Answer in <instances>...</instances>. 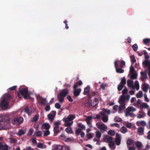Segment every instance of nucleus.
Here are the masks:
<instances>
[{"instance_id":"1","label":"nucleus","mask_w":150,"mask_h":150,"mask_svg":"<svg viewBox=\"0 0 150 150\" xmlns=\"http://www.w3.org/2000/svg\"><path fill=\"white\" fill-rule=\"evenodd\" d=\"M9 118L6 115L0 116V129H6L10 127Z\"/></svg>"},{"instance_id":"2","label":"nucleus","mask_w":150,"mask_h":150,"mask_svg":"<svg viewBox=\"0 0 150 150\" xmlns=\"http://www.w3.org/2000/svg\"><path fill=\"white\" fill-rule=\"evenodd\" d=\"M11 98V96L5 94L2 97V100L0 103V106L3 110H7L10 108L8 100Z\"/></svg>"},{"instance_id":"3","label":"nucleus","mask_w":150,"mask_h":150,"mask_svg":"<svg viewBox=\"0 0 150 150\" xmlns=\"http://www.w3.org/2000/svg\"><path fill=\"white\" fill-rule=\"evenodd\" d=\"M75 115H70L66 117L63 119L64 122L65 123L64 125L66 127H70L73 123V120L75 118Z\"/></svg>"},{"instance_id":"4","label":"nucleus","mask_w":150,"mask_h":150,"mask_svg":"<svg viewBox=\"0 0 150 150\" xmlns=\"http://www.w3.org/2000/svg\"><path fill=\"white\" fill-rule=\"evenodd\" d=\"M68 90L62 89L61 90L60 92L57 96V98L60 103H63L64 100V98L68 93Z\"/></svg>"},{"instance_id":"5","label":"nucleus","mask_w":150,"mask_h":150,"mask_svg":"<svg viewBox=\"0 0 150 150\" xmlns=\"http://www.w3.org/2000/svg\"><path fill=\"white\" fill-rule=\"evenodd\" d=\"M28 90L27 88H25L22 90H19V93H18V96L19 98H21L24 96L25 99H28L30 98V95L28 94Z\"/></svg>"},{"instance_id":"6","label":"nucleus","mask_w":150,"mask_h":150,"mask_svg":"<svg viewBox=\"0 0 150 150\" xmlns=\"http://www.w3.org/2000/svg\"><path fill=\"white\" fill-rule=\"evenodd\" d=\"M136 110V109L133 107H128L126 110V112L125 114L126 116L135 117V114H133L132 112Z\"/></svg>"},{"instance_id":"7","label":"nucleus","mask_w":150,"mask_h":150,"mask_svg":"<svg viewBox=\"0 0 150 150\" xmlns=\"http://www.w3.org/2000/svg\"><path fill=\"white\" fill-rule=\"evenodd\" d=\"M96 126L98 128L100 129L101 131L103 132L105 131L107 128V126L104 124L100 122L97 123L96 124Z\"/></svg>"},{"instance_id":"8","label":"nucleus","mask_w":150,"mask_h":150,"mask_svg":"<svg viewBox=\"0 0 150 150\" xmlns=\"http://www.w3.org/2000/svg\"><path fill=\"white\" fill-rule=\"evenodd\" d=\"M23 120L22 117H16L13 119L12 123L14 125H20L23 122Z\"/></svg>"},{"instance_id":"9","label":"nucleus","mask_w":150,"mask_h":150,"mask_svg":"<svg viewBox=\"0 0 150 150\" xmlns=\"http://www.w3.org/2000/svg\"><path fill=\"white\" fill-rule=\"evenodd\" d=\"M56 112L54 111H52L47 115L48 120L52 122L54 120Z\"/></svg>"},{"instance_id":"10","label":"nucleus","mask_w":150,"mask_h":150,"mask_svg":"<svg viewBox=\"0 0 150 150\" xmlns=\"http://www.w3.org/2000/svg\"><path fill=\"white\" fill-rule=\"evenodd\" d=\"M37 100L40 104L43 105H45L47 103L46 98H43L41 97H37Z\"/></svg>"},{"instance_id":"11","label":"nucleus","mask_w":150,"mask_h":150,"mask_svg":"<svg viewBox=\"0 0 150 150\" xmlns=\"http://www.w3.org/2000/svg\"><path fill=\"white\" fill-rule=\"evenodd\" d=\"M126 83V80L125 78H123L120 83L118 86L117 89L119 91L122 90Z\"/></svg>"},{"instance_id":"12","label":"nucleus","mask_w":150,"mask_h":150,"mask_svg":"<svg viewBox=\"0 0 150 150\" xmlns=\"http://www.w3.org/2000/svg\"><path fill=\"white\" fill-rule=\"evenodd\" d=\"M77 86L76 85H74L73 87L74 90V95L76 96L79 95L81 91V88H77Z\"/></svg>"},{"instance_id":"13","label":"nucleus","mask_w":150,"mask_h":150,"mask_svg":"<svg viewBox=\"0 0 150 150\" xmlns=\"http://www.w3.org/2000/svg\"><path fill=\"white\" fill-rule=\"evenodd\" d=\"M118 61H119L118 60H116L115 62L114 63L116 71L118 73H122L124 72V70L121 68H117L118 64H117V63Z\"/></svg>"},{"instance_id":"14","label":"nucleus","mask_w":150,"mask_h":150,"mask_svg":"<svg viewBox=\"0 0 150 150\" xmlns=\"http://www.w3.org/2000/svg\"><path fill=\"white\" fill-rule=\"evenodd\" d=\"M85 117L86 120L87 124L89 127H91L92 125L91 122L92 119V117L91 116H86Z\"/></svg>"},{"instance_id":"15","label":"nucleus","mask_w":150,"mask_h":150,"mask_svg":"<svg viewBox=\"0 0 150 150\" xmlns=\"http://www.w3.org/2000/svg\"><path fill=\"white\" fill-rule=\"evenodd\" d=\"M100 115L103 116L102 117V121L105 122H107L108 119V116L105 115L104 113V112H100Z\"/></svg>"},{"instance_id":"16","label":"nucleus","mask_w":150,"mask_h":150,"mask_svg":"<svg viewBox=\"0 0 150 150\" xmlns=\"http://www.w3.org/2000/svg\"><path fill=\"white\" fill-rule=\"evenodd\" d=\"M116 138L115 140V143L116 145L118 146L120 144L121 137V135L118 134H116Z\"/></svg>"},{"instance_id":"17","label":"nucleus","mask_w":150,"mask_h":150,"mask_svg":"<svg viewBox=\"0 0 150 150\" xmlns=\"http://www.w3.org/2000/svg\"><path fill=\"white\" fill-rule=\"evenodd\" d=\"M146 116V114L142 110H140L137 115V117L139 118H143Z\"/></svg>"},{"instance_id":"18","label":"nucleus","mask_w":150,"mask_h":150,"mask_svg":"<svg viewBox=\"0 0 150 150\" xmlns=\"http://www.w3.org/2000/svg\"><path fill=\"white\" fill-rule=\"evenodd\" d=\"M119 103L120 104H125V97L124 95H122L120 96L119 98Z\"/></svg>"},{"instance_id":"19","label":"nucleus","mask_w":150,"mask_h":150,"mask_svg":"<svg viewBox=\"0 0 150 150\" xmlns=\"http://www.w3.org/2000/svg\"><path fill=\"white\" fill-rule=\"evenodd\" d=\"M127 84L130 88L134 89V87L133 85V81L130 79L128 80L127 81Z\"/></svg>"},{"instance_id":"20","label":"nucleus","mask_w":150,"mask_h":150,"mask_svg":"<svg viewBox=\"0 0 150 150\" xmlns=\"http://www.w3.org/2000/svg\"><path fill=\"white\" fill-rule=\"evenodd\" d=\"M149 84L146 83H144L142 85V89L143 91L145 92H146L149 88Z\"/></svg>"},{"instance_id":"21","label":"nucleus","mask_w":150,"mask_h":150,"mask_svg":"<svg viewBox=\"0 0 150 150\" xmlns=\"http://www.w3.org/2000/svg\"><path fill=\"white\" fill-rule=\"evenodd\" d=\"M24 112H26L28 115H30L33 113V111L31 109H30L26 107L24 110H23L22 111L21 113H22Z\"/></svg>"},{"instance_id":"22","label":"nucleus","mask_w":150,"mask_h":150,"mask_svg":"<svg viewBox=\"0 0 150 150\" xmlns=\"http://www.w3.org/2000/svg\"><path fill=\"white\" fill-rule=\"evenodd\" d=\"M136 124L138 126H139L140 125L142 126H145L146 125V123L144 121L142 120L140 121H137L136 122Z\"/></svg>"},{"instance_id":"23","label":"nucleus","mask_w":150,"mask_h":150,"mask_svg":"<svg viewBox=\"0 0 150 150\" xmlns=\"http://www.w3.org/2000/svg\"><path fill=\"white\" fill-rule=\"evenodd\" d=\"M8 146L6 144L3 145L1 143H0V150H8Z\"/></svg>"},{"instance_id":"24","label":"nucleus","mask_w":150,"mask_h":150,"mask_svg":"<svg viewBox=\"0 0 150 150\" xmlns=\"http://www.w3.org/2000/svg\"><path fill=\"white\" fill-rule=\"evenodd\" d=\"M125 104H120L119 106L118 109V112L119 113H121L123 112V110L125 108Z\"/></svg>"},{"instance_id":"25","label":"nucleus","mask_w":150,"mask_h":150,"mask_svg":"<svg viewBox=\"0 0 150 150\" xmlns=\"http://www.w3.org/2000/svg\"><path fill=\"white\" fill-rule=\"evenodd\" d=\"M107 136H105L104 137V138L103 139V140L105 142H112V139L111 137H108L107 138Z\"/></svg>"},{"instance_id":"26","label":"nucleus","mask_w":150,"mask_h":150,"mask_svg":"<svg viewBox=\"0 0 150 150\" xmlns=\"http://www.w3.org/2000/svg\"><path fill=\"white\" fill-rule=\"evenodd\" d=\"M144 128L140 127L137 128V132L139 135H142L144 134Z\"/></svg>"},{"instance_id":"27","label":"nucleus","mask_w":150,"mask_h":150,"mask_svg":"<svg viewBox=\"0 0 150 150\" xmlns=\"http://www.w3.org/2000/svg\"><path fill=\"white\" fill-rule=\"evenodd\" d=\"M129 74L130 75V78L131 79H135L137 78V72L133 73H129Z\"/></svg>"},{"instance_id":"28","label":"nucleus","mask_w":150,"mask_h":150,"mask_svg":"<svg viewBox=\"0 0 150 150\" xmlns=\"http://www.w3.org/2000/svg\"><path fill=\"white\" fill-rule=\"evenodd\" d=\"M141 108H146L147 109L149 108V106L146 103H143L140 105Z\"/></svg>"},{"instance_id":"29","label":"nucleus","mask_w":150,"mask_h":150,"mask_svg":"<svg viewBox=\"0 0 150 150\" xmlns=\"http://www.w3.org/2000/svg\"><path fill=\"white\" fill-rule=\"evenodd\" d=\"M90 89V87L89 86H87L84 89V94L87 95L89 93V91Z\"/></svg>"},{"instance_id":"30","label":"nucleus","mask_w":150,"mask_h":150,"mask_svg":"<svg viewBox=\"0 0 150 150\" xmlns=\"http://www.w3.org/2000/svg\"><path fill=\"white\" fill-rule=\"evenodd\" d=\"M134 89H136L137 90H138L139 88V82L137 81H136L134 83Z\"/></svg>"},{"instance_id":"31","label":"nucleus","mask_w":150,"mask_h":150,"mask_svg":"<svg viewBox=\"0 0 150 150\" xmlns=\"http://www.w3.org/2000/svg\"><path fill=\"white\" fill-rule=\"evenodd\" d=\"M74 138L73 137H65L63 139V140L66 142H69L73 140Z\"/></svg>"},{"instance_id":"32","label":"nucleus","mask_w":150,"mask_h":150,"mask_svg":"<svg viewBox=\"0 0 150 150\" xmlns=\"http://www.w3.org/2000/svg\"><path fill=\"white\" fill-rule=\"evenodd\" d=\"M37 146L38 148L43 149H45L46 147V145L43 144L42 143H38Z\"/></svg>"},{"instance_id":"33","label":"nucleus","mask_w":150,"mask_h":150,"mask_svg":"<svg viewBox=\"0 0 150 150\" xmlns=\"http://www.w3.org/2000/svg\"><path fill=\"white\" fill-rule=\"evenodd\" d=\"M77 126L80 128L82 129L85 130V126L81 123H79L77 124Z\"/></svg>"},{"instance_id":"34","label":"nucleus","mask_w":150,"mask_h":150,"mask_svg":"<svg viewBox=\"0 0 150 150\" xmlns=\"http://www.w3.org/2000/svg\"><path fill=\"white\" fill-rule=\"evenodd\" d=\"M39 117V115L38 114L36 115L31 119V121L32 122H35L38 119Z\"/></svg>"},{"instance_id":"35","label":"nucleus","mask_w":150,"mask_h":150,"mask_svg":"<svg viewBox=\"0 0 150 150\" xmlns=\"http://www.w3.org/2000/svg\"><path fill=\"white\" fill-rule=\"evenodd\" d=\"M120 131L122 133H125L127 132V129L125 127V126H123L121 127Z\"/></svg>"},{"instance_id":"36","label":"nucleus","mask_w":150,"mask_h":150,"mask_svg":"<svg viewBox=\"0 0 150 150\" xmlns=\"http://www.w3.org/2000/svg\"><path fill=\"white\" fill-rule=\"evenodd\" d=\"M42 127L45 129H48L50 127V125L48 123H45L43 124Z\"/></svg>"},{"instance_id":"37","label":"nucleus","mask_w":150,"mask_h":150,"mask_svg":"<svg viewBox=\"0 0 150 150\" xmlns=\"http://www.w3.org/2000/svg\"><path fill=\"white\" fill-rule=\"evenodd\" d=\"M143 96L142 92L141 91H139L136 94V97L137 98H141Z\"/></svg>"},{"instance_id":"38","label":"nucleus","mask_w":150,"mask_h":150,"mask_svg":"<svg viewBox=\"0 0 150 150\" xmlns=\"http://www.w3.org/2000/svg\"><path fill=\"white\" fill-rule=\"evenodd\" d=\"M68 127L65 129V131L68 134H71L72 133V130L71 127Z\"/></svg>"},{"instance_id":"39","label":"nucleus","mask_w":150,"mask_h":150,"mask_svg":"<svg viewBox=\"0 0 150 150\" xmlns=\"http://www.w3.org/2000/svg\"><path fill=\"white\" fill-rule=\"evenodd\" d=\"M135 144L137 147L138 148H140L142 146V143L139 142H135Z\"/></svg>"},{"instance_id":"40","label":"nucleus","mask_w":150,"mask_h":150,"mask_svg":"<svg viewBox=\"0 0 150 150\" xmlns=\"http://www.w3.org/2000/svg\"><path fill=\"white\" fill-rule=\"evenodd\" d=\"M141 75L142 76L143 79H146L147 78V76L146 74L143 72H140Z\"/></svg>"},{"instance_id":"41","label":"nucleus","mask_w":150,"mask_h":150,"mask_svg":"<svg viewBox=\"0 0 150 150\" xmlns=\"http://www.w3.org/2000/svg\"><path fill=\"white\" fill-rule=\"evenodd\" d=\"M143 42L144 44L146 45L150 42V39L146 38L143 40Z\"/></svg>"},{"instance_id":"42","label":"nucleus","mask_w":150,"mask_h":150,"mask_svg":"<svg viewBox=\"0 0 150 150\" xmlns=\"http://www.w3.org/2000/svg\"><path fill=\"white\" fill-rule=\"evenodd\" d=\"M33 131H34L33 129L32 128H30L28 131V132L27 134L28 135V136L31 135L32 134Z\"/></svg>"},{"instance_id":"43","label":"nucleus","mask_w":150,"mask_h":150,"mask_svg":"<svg viewBox=\"0 0 150 150\" xmlns=\"http://www.w3.org/2000/svg\"><path fill=\"white\" fill-rule=\"evenodd\" d=\"M108 133V134L110 135L111 136H114L115 134V131L112 130H109Z\"/></svg>"},{"instance_id":"44","label":"nucleus","mask_w":150,"mask_h":150,"mask_svg":"<svg viewBox=\"0 0 150 150\" xmlns=\"http://www.w3.org/2000/svg\"><path fill=\"white\" fill-rule=\"evenodd\" d=\"M59 127L58 126H55L54 127V133H56L59 132Z\"/></svg>"},{"instance_id":"45","label":"nucleus","mask_w":150,"mask_h":150,"mask_svg":"<svg viewBox=\"0 0 150 150\" xmlns=\"http://www.w3.org/2000/svg\"><path fill=\"white\" fill-rule=\"evenodd\" d=\"M101 112H104V113L107 114L108 115H109L110 113V110H107L106 109H103V111H101Z\"/></svg>"},{"instance_id":"46","label":"nucleus","mask_w":150,"mask_h":150,"mask_svg":"<svg viewBox=\"0 0 150 150\" xmlns=\"http://www.w3.org/2000/svg\"><path fill=\"white\" fill-rule=\"evenodd\" d=\"M136 72L135 71V69L133 67L131 66L130 67L129 73H133Z\"/></svg>"},{"instance_id":"47","label":"nucleus","mask_w":150,"mask_h":150,"mask_svg":"<svg viewBox=\"0 0 150 150\" xmlns=\"http://www.w3.org/2000/svg\"><path fill=\"white\" fill-rule=\"evenodd\" d=\"M25 134L24 131L22 129H20L18 132V135L21 136L24 134Z\"/></svg>"},{"instance_id":"48","label":"nucleus","mask_w":150,"mask_h":150,"mask_svg":"<svg viewBox=\"0 0 150 150\" xmlns=\"http://www.w3.org/2000/svg\"><path fill=\"white\" fill-rule=\"evenodd\" d=\"M107 86V84L106 83H103L101 85L100 87L103 89H105V87Z\"/></svg>"},{"instance_id":"49","label":"nucleus","mask_w":150,"mask_h":150,"mask_svg":"<svg viewBox=\"0 0 150 150\" xmlns=\"http://www.w3.org/2000/svg\"><path fill=\"white\" fill-rule=\"evenodd\" d=\"M101 134L100 132L97 131L96 132V136L98 138L100 139L101 137Z\"/></svg>"},{"instance_id":"50","label":"nucleus","mask_w":150,"mask_h":150,"mask_svg":"<svg viewBox=\"0 0 150 150\" xmlns=\"http://www.w3.org/2000/svg\"><path fill=\"white\" fill-rule=\"evenodd\" d=\"M121 119L118 117H116L115 118V122H121Z\"/></svg>"},{"instance_id":"51","label":"nucleus","mask_w":150,"mask_h":150,"mask_svg":"<svg viewBox=\"0 0 150 150\" xmlns=\"http://www.w3.org/2000/svg\"><path fill=\"white\" fill-rule=\"evenodd\" d=\"M131 61L132 63H134L136 61V59L134 55H132L130 56Z\"/></svg>"},{"instance_id":"52","label":"nucleus","mask_w":150,"mask_h":150,"mask_svg":"<svg viewBox=\"0 0 150 150\" xmlns=\"http://www.w3.org/2000/svg\"><path fill=\"white\" fill-rule=\"evenodd\" d=\"M132 48L134 51H136L138 49V46L136 44H134L133 45Z\"/></svg>"},{"instance_id":"53","label":"nucleus","mask_w":150,"mask_h":150,"mask_svg":"<svg viewBox=\"0 0 150 150\" xmlns=\"http://www.w3.org/2000/svg\"><path fill=\"white\" fill-rule=\"evenodd\" d=\"M50 134V132L48 130H47L44 131V136H47Z\"/></svg>"},{"instance_id":"54","label":"nucleus","mask_w":150,"mask_h":150,"mask_svg":"<svg viewBox=\"0 0 150 150\" xmlns=\"http://www.w3.org/2000/svg\"><path fill=\"white\" fill-rule=\"evenodd\" d=\"M128 91V90L127 88H126L124 89L122 91V95L126 94Z\"/></svg>"},{"instance_id":"55","label":"nucleus","mask_w":150,"mask_h":150,"mask_svg":"<svg viewBox=\"0 0 150 150\" xmlns=\"http://www.w3.org/2000/svg\"><path fill=\"white\" fill-rule=\"evenodd\" d=\"M125 62L123 60H121V64L120 67L121 68L123 67L125 65Z\"/></svg>"},{"instance_id":"56","label":"nucleus","mask_w":150,"mask_h":150,"mask_svg":"<svg viewBox=\"0 0 150 150\" xmlns=\"http://www.w3.org/2000/svg\"><path fill=\"white\" fill-rule=\"evenodd\" d=\"M60 124V122L59 121H57L54 122V125L56 126H58L59 127V125Z\"/></svg>"},{"instance_id":"57","label":"nucleus","mask_w":150,"mask_h":150,"mask_svg":"<svg viewBox=\"0 0 150 150\" xmlns=\"http://www.w3.org/2000/svg\"><path fill=\"white\" fill-rule=\"evenodd\" d=\"M111 126L112 127L116 126L118 128L120 127V126L117 123H114L111 125Z\"/></svg>"},{"instance_id":"58","label":"nucleus","mask_w":150,"mask_h":150,"mask_svg":"<svg viewBox=\"0 0 150 150\" xmlns=\"http://www.w3.org/2000/svg\"><path fill=\"white\" fill-rule=\"evenodd\" d=\"M136 149L135 146H130L128 147V150H135Z\"/></svg>"},{"instance_id":"59","label":"nucleus","mask_w":150,"mask_h":150,"mask_svg":"<svg viewBox=\"0 0 150 150\" xmlns=\"http://www.w3.org/2000/svg\"><path fill=\"white\" fill-rule=\"evenodd\" d=\"M57 148L59 150H61L63 149V146L60 145L57 146Z\"/></svg>"},{"instance_id":"60","label":"nucleus","mask_w":150,"mask_h":150,"mask_svg":"<svg viewBox=\"0 0 150 150\" xmlns=\"http://www.w3.org/2000/svg\"><path fill=\"white\" fill-rule=\"evenodd\" d=\"M126 126L128 128H130L131 127V124L130 123H127L126 124Z\"/></svg>"},{"instance_id":"61","label":"nucleus","mask_w":150,"mask_h":150,"mask_svg":"<svg viewBox=\"0 0 150 150\" xmlns=\"http://www.w3.org/2000/svg\"><path fill=\"white\" fill-rule=\"evenodd\" d=\"M132 141L131 139H128L127 141V144L128 145H131L132 144Z\"/></svg>"},{"instance_id":"62","label":"nucleus","mask_w":150,"mask_h":150,"mask_svg":"<svg viewBox=\"0 0 150 150\" xmlns=\"http://www.w3.org/2000/svg\"><path fill=\"white\" fill-rule=\"evenodd\" d=\"M42 134V132L41 131H38L36 133V136L38 137H40Z\"/></svg>"},{"instance_id":"63","label":"nucleus","mask_w":150,"mask_h":150,"mask_svg":"<svg viewBox=\"0 0 150 150\" xmlns=\"http://www.w3.org/2000/svg\"><path fill=\"white\" fill-rule=\"evenodd\" d=\"M45 110L46 111H49L50 110V107L49 105L46 106L45 108Z\"/></svg>"},{"instance_id":"64","label":"nucleus","mask_w":150,"mask_h":150,"mask_svg":"<svg viewBox=\"0 0 150 150\" xmlns=\"http://www.w3.org/2000/svg\"><path fill=\"white\" fill-rule=\"evenodd\" d=\"M55 106L56 108L57 109L61 107V106L58 103H55Z\"/></svg>"}]
</instances>
